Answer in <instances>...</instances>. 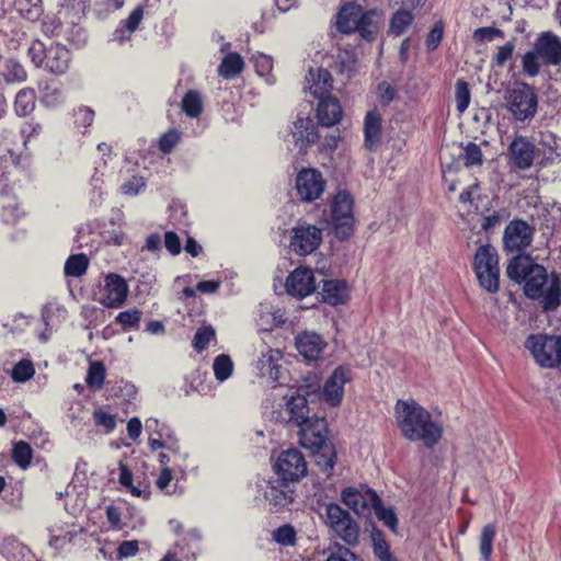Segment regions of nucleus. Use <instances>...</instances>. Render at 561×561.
<instances>
[{
    "instance_id": "a19ab883",
    "label": "nucleus",
    "mask_w": 561,
    "mask_h": 561,
    "mask_svg": "<svg viewBox=\"0 0 561 561\" xmlns=\"http://www.w3.org/2000/svg\"><path fill=\"white\" fill-rule=\"evenodd\" d=\"M460 159L467 168L481 167L483 163V153L480 146L472 141L462 146Z\"/></svg>"
},
{
    "instance_id": "ddd939ff",
    "label": "nucleus",
    "mask_w": 561,
    "mask_h": 561,
    "mask_svg": "<svg viewBox=\"0 0 561 561\" xmlns=\"http://www.w3.org/2000/svg\"><path fill=\"white\" fill-rule=\"evenodd\" d=\"M311 416L308 400L300 393L286 398L285 405L279 411L280 421L290 427L299 428Z\"/></svg>"
},
{
    "instance_id": "4468645a",
    "label": "nucleus",
    "mask_w": 561,
    "mask_h": 561,
    "mask_svg": "<svg viewBox=\"0 0 561 561\" xmlns=\"http://www.w3.org/2000/svg\"><path fill=\"white\" fill-rule=\"evenodd\" d=\"M352 380V370L345 366L336 367L323 385L322 396L331 407L341 404L344 396V386Z\"/></svg>"
},
{
    "instance_id": "a211bd4d",
    "label": "nucleus",
    "mask_w": 561,
    "mask_h": 561,
    "mask_svg": "<svg viewBox=\"0 0 561 561\" xmlns=\"http://www.w3.org/2000/svg\"><path fill=\"white\" fill-rule=\"evenodd\" d=\"M534 48L546 65L561 64V41L551 32L542 33L535 42Z\"/></svg>"
},
{
    "instance_id": "20e7f679",
    "label": "nucleus",
    "mask_w": 561,
    "mask_h": 561,
    "mask_svg": "<svg viewBox=\"0 0 561 561\" xmlns=\"http://www.w3.org/2000/svg\"><path fill=\"white\" fill-rule=\"evenodd\" d=\"M536 364L542 368H557L561 364V336L543 333L530 334L525 341Z\"/></svg>"
},
{
    "instance_id": "6ab92c4d",
    "label": "nucleus",
    "mask_w": 561,
    "mask_h": 561,
    "mask_svg": "<svg viewBox=\"0 0 561 561\" xmlns=\"http://www.w3.org/2000/svg\"><path fill=\"white\" fill-rule=\"evenodd\" d=\"M128 294L126 280L117 274H108L105 277L104 297L102 302L105 307L116 308L124 304Z\"/></svg>"
},
{
    "instance_id": "423d86ee",
    "label": "nucleus",
    "mask_w": 561,
    "mask_h": 561,
    "mask_svg": "<svg viewBox=\"0 0 561 561\" xmlns=\"http://www.w3.org/2000/svg\"><path fill=\"white\" fill-rule=\"evenodd\" d=\"M473 268L482 288L491 294L499 290V259L493 247L482 245L477 250Z\"/></svg>"
},
{
    "instance_id": "c9c22d12",
    "label": "nucleus",
    "mask_w": 561,
    "mask_h": 561,
    "mask_svg": "<svg viewBox=\"0 0 561 561\" xmlns=\"http://www.w3.org/2000/svg\"><path fill=\"white\" fill-rule=\"evenodd\" d=\"M144 18V9L141 5L136 7L130 14L122 22V28H117L114 33V39L118 42L124 41L123 32H135Z\"/></svg>"
},
{
    "instance_id": "052dcab7",
    "label": "nucleus",
    "mask_w": 561,
    "mask_h": 561,
    "mask_svg": "<svg viewBox=\"0 0 561 561\" xmlns=\"http://www.w3.org/2000/svg\"><path fill=\"white\" fill-rule=\"evenodd\" d=\"M180 133L171 129L163 134L159 140V148L163 153H170L180 140Z\"/></svg>"
},
{
    "instance_id": "473e14b6",
    "label": "nucleus",
    "mask_w": 561,
    "mask_h": 561,
    "mask_svg": "<svg viewBox=\"0 0 561 561\" xmlns=\"http://www.w3.org/2000/svg\"><path fill=\"white\" fill-rule=\"evenodd\" d=\"M243 59L237 53L226 55L219 67L218 75L225 79H233L243 70Z\"/></svg>"
},
{
    "instance_id": "bb28decb",
    "label": "nucleus",
    "mask_w": 561,
    "mask_h": 561,
    "mask_svg": "<svg viewBox=\"0 0 561 561\" xmlns=\"http://www.w3.org/2000/svg\"><path fill=\"white\" fill-rule=\"evenodd\" d=\"M306 80L310 93L316 99L329 96L333 89V78L330 71L323 68H318L316 71L310 69Z\"/></svg>"
},
{
    "instance_id": "09e8293b",
    "label": "nucleus",
    "mask_w": 561,
    "mask_h": 561,
    "mask_svg": "<svg viewBox=\"0 0 561 561\" xmlns=\"http://www.w3.org/2000/svg\"><path fill=\"white\" fill-rule=\"evenodd\" d=\"M283 358V354L279 350L268 348L262 353L261 358L257 362V367L262 376H265L268 368L277 365Z\"/></svg>"
},
{
    "instance_id": "9d476101",
    "label": "nucleus",
    "mask_w": 561,
    "mask_h": 561,
    "mask_svg": "<svg viewBox=\"0 0 561 561\" xmlns=\"http://www.w3.org/2000/svg\"><path fill=\"white\" fill-rule=\"evenodd\" d=\"M321 242L322 231L313 225L302 224L291 229L289 248L298 255L311 254L320 247Z\"/></svg>"
},
{
    "instance_id": "9b49d317",
    "label": "nucleus",
    "mask_w": 561,
    "mask_h": 561,
    "mask_svg": "<svg viewBox=\"0 0 561 561\" xmlns=\"http://www.w3.org/2000/svg\"><path fill=\"white\" fill-rule=\"evenodd\" d=\"M276 472L284 481L296 482L307 473V462L304 455L297 449H287L280 453L275 465Z\"/></svg>"
},
{
    "instance_id": "5701e85b",
    "label": "nucleus",
    "mask_w": 561,
    "mask_h": 561,
    "mask_svg": "<svg viewBox=\"0 0 561 561\" xmlns=\"http://www.w3.org/2000/svg\"><path fill=\"white\" fill-rule=\"evenodd\" d=\"M317 107V117L322 126L331 127L342 119V106L336 98L331 95L320 98Z\"/></svg>"
},
{
    "instance_id": "6e6552de",
    "label": "nucleus",
    "mask_w": 561,
    "mask_h": 561,
    "mask_svg": "<svg viewBox=\"0 0 561 561\" xmlns=\"http://www.w3.org/2000/svg\"><path fill=\"white\" fill-rule=\"evenodd\" d=\"M327 186L322 173L314 168L301 169L295 180L297 196L305 203H311L321 197Z\"/></svg>"
},
{
    "instance_id": "79ce46f5",
    "label": "nucleus",
    "mask_w": 561,
    "mask_h": 561,
    "mask_svg": "<svg viewBox=\"0 0 561 561\" xmlns=\"http://www.w3.org/2000/svg\"><path fill=\"white\" fill-rule=\"evenodd\" d=\"M32 458L33 450L28 443L24 440L14 443L12 448V459L19 467L26 469L31 465Z\"/></svg>"
},
{
    "instance_id": "ea45409f",
    "label": "nucleus",
    "mask_w": 561,
    "mask_h": 561,
    "mask_svg": "<svg viewBox=\"0 0 561 561\" xmlns=\"http://www.w3.org/2000/svg\"><path fill=\"white\" fill-rule=\"evenodd\" d=\"M183 112L192 117H198L203 111V102L199 92L190 90L182 100Z\"/></svg>"
},
{
    "instance_id": "1a4fd4ad",
    "label": "nucleus",
    "mask_w": 561,
    "mask_h": 561,
    "mask_svg": "<svg viewBox=\"0 0 561 561\" xmlns=\"http://www.w3.org/2000/svg\"><path fill=\"white\" fill-rule=\"evenodd\" d=\"M507 110L518 121H525L536 114L537 96L530 85L524 83L522 87L510 91Z\"/></svg>"
},
{
    "instance_id": "58836bf2",
    "label": "nucleus",
    "mask_w": 561,
    "mask_h": 561,
    "mask_svg": "<svg viewBox=\"0 0 561 561\" xmlns=\"http://www.w3.org/2000/svg\"><path fill=\"white\" fill-rule=\"evenodd\" d=\"M414 16L410 11L404 9L398 10L390 20V32L396 36H400L412 24Z\"/></svg>"
},
{
    "instance_id": "7c9ffc66",
    "label": "nucleus",
    "mask_w": 561,
    "mask_h": 561,
    "mask_svg": "<svg viewBox=\"0 0 561 561\" xmlns=\"http://www.w3.org/2000/svg\"><path fill=\"white\" fill-rule=\"evenodd\" d=\"M41 102L46 107H57L64 100L61 85L56 81H46L39 84Z\"/></svg>"
},
{
    "instance_id": "338daca9",
    "label": "nucleus",
    "mask_w": 561,
    "mask_h": 561,
    "mask_svg": "<svg viewBox=\"0 0 561 561\" xmlns=\"http://www.w3.org/2000/svg\"><path fill=\"white\" fill-rule=\"evenodd\" d=\"M371 539L374 546V553L378 559L390 553L389 545L387 543L380 531L373 533Z\"/></svg>"
},
{
    "instance_id": "37998d69",
    "label": "nucleus",
    "mask_w": 561,
    "mask_h": 561,
    "mask_svg": "<svg viewBox=\"0 0 561 561\" xmlns=\"http://www.w3.org/2000/svg\"><path fill=\"white\" fill-rule=\"evenodd\" d=\"M18 10L22 16L35 22L43 14L42 0H18Z\"/></svg>"
},
{
    "instance_id": "2f4dec72",
    "label": "nucleus",
    "mask_w": 561,
    "mask_h": 561,
    "mask_svg": "<svg viewBox=\"0 0 561 561\" xmlns=\"http://www.w3.org/2000/svg\"><path fill=\"white\" fill-rule=\"evenodd\" d=\"M36 93L32 88L21 89L14 99V112L18 116H28L35 110Z\"/></svg>"
},
{
    "instance_id": "f03ea898",
    "label": "nucleus",
    "mask_w": 561,
    "mask_h": 561,
    "mask_svg": "<svg viewBox=\"0 0 561 561\" xmlns=\"http://www.w3.org/2000/svg\"><path fill=\"white\" fill-rule=\"evenodd\" d=\"M396 419L402 435L411 440H421L427 448H433L443 436V427L433 421L431 413L415 400H398Z\"/></svg>"
},
{
    "instance_id": "7ed1b4c3",
    "label": "nucleus",
    "mask_w": 561,
    "mask_h": 561,
    "mask_svg": "<svg viewBox=\"0 0 561 561\" xmlns=\"http://www.w3.org/2000/svg\"><path fill=\"white\" fill-rule=\"evenodd\" d=\"M300 444L311 450L316 465L327 474H331L336 460V451L328 437V423L324 417L312 415L298 431Z\"/></svg>"
},
{
    "instance_id": "de8ad7c7",
    "label": "nucleus",
    "mask_w": 561,
    "mask_h": 561,
    "mask_svg": "<svg viewBox=\"0 0 561 561\" xmlns=\"http://www.w3.org/2000/svg\"><path fill=\"white\" fill-rule=\"evenodd\" d=\"M35 374L34 365L28 359H22L14 365L11 371V377L14 381L25 382L30 380Z\"/></svg>"
},
{
    "instance_id": "49530a36",
    "label": "nucleus",
    "mask_w": 561,
    "mask_h": 561,
    "mask_svg": "<svg viewBox=\"0 0 561 561\" xmlns=\"http://www.w3.org/2000/svg\"><path fill=\"white\" fill-rule=\"evenodd\" d=\"M215 335L216 333L213 327L208 325L199 328L194 334L192 341L193 348L198 353L203 352L207 348L210 341L215 339Z\"/></svg>"
},
{
    "instance_id": "e433bc0d",
    "label": "nucleus",
    "mask_w": 561,
    "mask_h": 561,
    "mask_svg": "<svg viewBox=\"0 0 561 561\" xmlns=\"http://www.w3.org/2000/svg\"><path fill=\"white\" fill-rule=\"evenodd\" d=\"M496 535V529L493 524H486L483 526L481 536L479 550L483 561H490L492 551H493V540Z\"/></svg>"
},
{
    "instance_id": "bf43d9fd",
    "label": "nucleus",
    "mask_w": 561,
    "mask_h": 561,
    "mask_svg": "<svg viewBox=\"0 0 561 561\" xmlns=\"http://www.w3.org/2000/svg\"><path fill=\"white\" fill-rule=\"evenodd\" d=\"M472 37L476 42H492L495 38H503L504 32L497 27L483 26L477 28Z\"/></svg>"
},
{
    "instance_id": "603ef678",
    "label": "nucleus",
    "mask_w": 561,
    "mask_h": 561,
    "mask_svg": "<svg viewBox=\"0 0 561 561\" xmlns=\"http://www.w3.org/2000/svg\"><path fill=\"white\" fill-rule=\"evenodd\" d=\"M456 107L459 113H463L470 104L469 84L465 80L456 82Z\"/></svg>"
},
{
    "instance_id": "f8f14e48",
    "label": "nucleus",
    "mask_w": 561,
    "mask_h": 561,
    "mask_svg": "<svg viewBox=\"0 0 561 561\" xmlns=\"http://www.w3.org/2000/svg\"><path fill=\"white\" fill-rule=\"evenodd\" d=\"M531 241L533 229L526 221L516 219L506 226L503 236L506 251L520 255L530 245Z\"/></svg>"
},
{
    "instance_id": "412c9836",
    "label": "nucleus",
    "mask_w": 561,
    "mask_h": 561,
    "mask_svg": "<svg viewBox=\"0 0 561 561\" xmlns=\"http://www.w3.org/2000/svg\"><path fill=\"white\" fill-rule=\"evenodd\" d=\"M70 50L59 44L55 43L48 47L45 69L54 75H64L68 71L71 64Z\"/></svg>"
},
{
    "instance_id": "39448f33",
    "label": "nucleus",
    "mask_w": 561,
    "mask_h": 561,
    "mask_svg": "<svg viewBox=\"0 0 561 561\" xmlns=\"http://www.w3.org/2000/svg\"><path fill=\"white\" fill-rule=\"evenodd\" d=\"M353 197L346 191H339L331 201L328 224L333 227L340 240L347 239L353 231Z\"/></svg>"
},
{
    "instance_id": "c03bdc74",
    "label": "nucleus",
    "mask_w": 561,
    "mask_h": 561,
    "mask_svg": "<svg viewBox=\"0 0 561 561\" xmlns=\"http://www.w3.org/2000/svg\"><path fill=\"white\" fill-rule=\"evenodd\" d=\"M105 379V366L102 362H92L89 366L85 382L90 388L101 389Z\"/></svg>"
},
{
    "instance_id": "4d7b16f0",
    "label": "nucleus",
    "mask_w": 561,
    "mask_h": 561,
    "mask_svg": "<svg viewBox=\"0 0 561 561\" xmlns=\"http://www.w3.org/2000/svg\"><path fill=\"white\" fill-rule=\"evenodd\" d=\"M356 58L353 53L344 51L337 56V71L350 78L355 70Z\"/></svg>"
},
{
    "instance_id": "f257e3e1",
    "label": "nucleus",
    "mask_w": 561,
    "mask_h": 561,
    "mask_svg": "<svg viewBox=\"0 0 561 561\" xmlns=\"http://www.w3.org/2000/svg\"><path fill=\"white\" fill-rule=\"evenodd\" d=\"M511 280L524 283V294L533 300H538L543 311H554L561 306V277L552 273L549 277L547 270L535 263L528 255H515L506 267Z\"/></svg>"
},
{
    "instance_id": "f704fd0d",
    "label": "nucleus",
    "mask_w": 561,
    "mask_h": 561,
    "mask_svg": "<svg viewBox=\"0 0 561 561\" xmlns=\"http://www.w3.org/2000/svg\"><path fill=\"white\" fill-rule=\"evenodd\" d=\"M369 500L378 519L383 522L391 530H396L398 518L393 510L383 507L381 500L375 492L369 493Z\"/></svg>"
},
{
    "instance_id": "72a5a7b5",
    "label": "nucleus",
    "mask_w": 561,
    "mask_h": 561,
    "mask_svg": "<svg viewBox=\"0 0 561 561\" xmlns=\"http://www.w3.org/2000/svg\"><path fill=\"white\" fill-rule=\"evenodd\" d=\"M342 501L358 515H364L369 510L366 497L355 488L344 489Z\"/></svg>"
},
{
    "instance_id": "b1692460",
    "label": "nucleus",
    "mask_w": 561,
    "mask_h": 561,
    "mask_svg": "<svg viewBox=\"0 0 561 561\" xmlns=\"http://www.w3.org/2000/svg\"><path fill=\"white\" fill-rule=\"evenodd\" d=\"M383 22V14L377 9L364 11L356 33L366 42H374Z\"/></svg>"
},
{
    "instance_id": "c756f323",
    "label": "nucleus",
    "mask_w": 561,
    "mask_h": 561,
    "mask_svg": "<svg viewBox=\"0 0 561 561\" xmlns=\"http://www.w3.org/2000/svg\"><path fill=\"white\" fill-rule=\"evenodd\" d=\"M7 84H20L27 80L24 65L15 57L5 58L1 65L0 80Z\"/></svg>"
},
{
    "instance_id": "4c0bfd02",
    "label": "nucleus",
    "mask_w": 561,
    "mask_h": 561,
    "mask_svg": "<svg viewBox=\"0 0 561 561\" xmlns=\"http://www.w3.org/2000/svg\"><path fill=\"white\" fill-rule=\"evenodd\" d=\"M89 266V260L85 254H73L68 257L65 263V274L67 276L80 277Z\"/></svg>"
},
{
    "instance_id": "5fc2aeb1",
    "label": "nucleus",
    "mask_w": 561,
    "mask_h": 561,
    "mask_svg": "<svg viewBox=\"0 0 561 561\" xmlns=\"http://www.w3.org/2000/svg\"><path fill=\"white\" fill-rule=\"evenodd\" d=\"M273 539L283 546H293L296 542V530L289 525H283L273 531Z\"/></svg>"
},
{
    "instance_id": "0e129e2a",
    "label": "nucleus",
    "mask_w": 561,
    "mask_h": 561,
    "mask_svg": "<svg viewBox=\"0 0 561 561\" xmlns=\"http://www.w3.org/2000/svg\"><path fill=\"white\" fill-rule=\"evenodd\" d=\"M93 416L96 425L104 427L107 433H111L116 426L115 416L103 410L95 411Z\"/></svg>"
},
{
    "instance_id": "c85d7f7f",
    "label": "nucleus",
    "mask_w": 561,
    "mask_h": 561,
    "mask_svg": "<svg viewBox=\"0 0 561 561\" xmlns=\"http://www.w3.org/2000/svg\"><path fill=\"white\" fill-rule=\"evenodd\" d=\"M365 147L374 151L381 138V116L374 110L369 111L364 121Z\"/></svg>"
},
{
    "instance_id": "a18cd8bd",
    "label": "nucleus",
    "mask_w": 561,
    "mask_h": 561,
    "mask_svg": "<svg viewBox=\"0 0 561 561\" xmlns=\"http://www.w3.org/2000/svg\"><path fill=\"white\" fill-rule=\"evenodd\" d=\"M213 369L216 379L219 381H225L232 374L233 363L228 355L220 354L215 358Z\"/></svg>"
},
{
    "instance_id": "a878e982",
    "label": "nucleus",
    "mask_w": 561,
    "mask_h": 561,
    "mask_svg": "<svg viewBox=\"0 0 561 561\" xmlns=\"http://www.w3.org/2000/svg\"><path fill=\"white\" fill-rule=\"evenodd\" d=\"M291 134L299 150L307 149L318 139L314 123L309 117H298L294 123Z\"/></svg>"
},
{
    "instance_id": "f3484780",
    "label": "nucleus",
    "mask_w": 561,
    "mask_h": 561,
    "mask_svg": "<svg viewBox=\"0 0 561 561\" xmlns=\"http://www.w3.org/2000/svg\"><path fill=\"white\" fill-rule=\"evenodd\" d=\"M289 482L280 479L267 483L264 496L276 511L287 507L295 501L296 493Z\"/></svg>"
},
{
    "instance_id": "0eeeda50",
    "label": "nucleus",
    "mask_w": 561,
    "mask_h": 561,
    "mask_svg": "<svg viewBox=\"0 0 561 561\" xmlns=\"http://www.w3.org/2000/svg\"><path fill=\"white\" fill-rule=\"evenodd\" d=\"M325 524L347 546H356L359 539V526L339 504L329 503L324 506Z\"/></svg>"
},
{
    "instance_id": "cd10ccee",
    "label": "nucleus",
    "mask_w": 561,
    "mask_h": 561,
    "mask_svg": "<svg viewBox=\"0 0 561 561\" xmlns=\"http://www.w3.org/2000/svg\"><path fill=\"white\" fill-rule=\"evenodd\" d=\"M322 301L330 306L345 304L348 298V286L343 279H328L323 282L320 293Z\"/></svg>"
},
{
    "instance_id": "6e6d98bb",
    "label": "nucleus",
    "mask_w": 561,
    "mask_h": 561,
    "mask_svg": "<svg viewBox=\"0 0 561 561\" xmlns=\"http://www.w3.org/2000/svg\"><path fill=\"white\" fill-rule=\"evenodd\" d=\"M443 35L444 23L443 21H437L426 36L425 44L428 51H434L435 49L438 48V46L442 43Z\"/></svg>"
},
{
    "instance_id": "13d9d810",
    "label": "nucleus",
    "mask_w": 561,
    "mask_h": 561,
    "mask_svg": "<svg viewBox=\"0 0 561 561\" xmlns=\"http://www.w3.org/2000/svg\"><path fill=\"white\" fill-rule=\"evenodd\" d=\"M515 47V41H510L499 47L497 53L492 59V65L495 67H503L513 57Z\"/></svg>"
},
{
    "instance_id": "4be33fe9",
    "label": "nucleus",
    "mask_w": 561,
    "mask_h": 561,
    "mask_svg": "<svg viewBox=\"0 0 561 561\" xmlns=\"http://www.w3.org/2000/svg\"><path fill=\"white\" fill-rule=\"evenodd\" d=\"M362 5L354 2H346L336 15V28L343 34L356 33L358 22L364 13Z\"/></svg>"
},
{
    "instance_id": "774afa93",
    "label": "nucleus",
    "mask_w": 561,
    "mask_h": 561,
    "mask_svg": "<svg viewBox=\"0 0 561 561\" xmlns=\"http://www.w3.org/2000/svg\"><path fill=\"white\" fill-rule=\"evenodd\" d=\"M138 541L137 540H126L123 541L117 548V559L122 560L125 558L134 557L138 552Z\"/></svg>"
},
{
    "instance_id": "dca6fc26",
    "label": "nucleus",
    "mask_w": 561,
    "mask_h": 561,
    "mask_svg": "<svg viewBox=\"0 0 561 561\" xmlns=\"http://www.w3.org/2000/svg\"><path fill=\"white\" fill-rule=\"evenodd\" d=\"M536 147L526 137L517 136L508 146V156L515 168L527 170L533 165Z\"/></svg>"
},
{
    "instance_id": "aec40b11",
    "label": "nucleus",
    "mask_w": 561,
    "mask_h": 561,
    "mask_svg": "<svg viewBox=\"0 0 561 561\" xmlns=\"http://www.w3.org/2000/svg\"><path fill=\"white\" fill-rule=\"evenodd\" d=\"M325 346L323 337L314 332H304L296 337V348L307 360H318Z\"/></svg>"
},
{
    "instance_id": "2eb2a0df",
    "label": "nucleus",
    "mask_w": 561,
    "mask_h": 561,
    "mask_svg": "<svg viewBox=\"0 0 561 561\" xmlns=\"http://www.w3.org/2000/svg\"><path fill=\"white\" fill-rule=\"evenodd\" d=\"M285 286L290 296L299 299L311 295L316 290L312 270L305 266L297 267L288 275Z\"/></svg>"
},
{
    "instance_id": "3c124183",
    "label": "nucleus",
    "mask_w": 561,
    "mask_h": 561,
    "mask_svg": "<svg viewBox=\"0 0 561 561\" xmlns=\"http://www.w3.org/2000/svg\"><path fill=\"white\" fill-rule=\"evenodd\" d=\"M48 47L41 41H33L27 49V56L35 67H45Z\"/></svg>"
},
{
    "instance_id": "393cba45",
    "label": "nucleus",
    "mask_w": 561,
    "mask_h": 561,
    "mask_svg": "<svg viewBox=\"0 0 561 561\" xmlns=\"http://www.w3.org/2000/svg\"><path fill=\"white\" fill-rule=\"evenodd\" d=\"M146 430L150 432L148 445L151 450L173 448L172 445L175 444V439H173V435L169 433V428L164 424H160L156 419H149L146 421Z\"/></svg>"
},
{
    "instance_id": "864d4df0",
    "label": "nucleus",
    "mask_w": 561,
    "mask_h": 561,
    "mask_svg": "<svg viewBox=\"0 0 561 561\" xmlns=\"http://www.w3.org/2000/svg\"><path fill=\"white\" fill-rule=\"evenodd\" d=\"M539 58L540 56L535 48L534 50L525 53V55L522 58V67L525 75L529 77H535L539 73Z\"/></svg>"
},
{
    "instance_id": "8fccbe9b",
    "label": "nucleus",
    "mask_w": 561,
    "mask_h": 561,
    "mask_svg": "<svg viewBox=\"0 0 561 561\" xmlns=\"http://www.w3.org/2000/svg\"><path fill=\"white\" fill-rule=\"evenodd\" d=\"M142 312L139 309H129L122 311L116 317V322L122 324L125 331L137 329L140 322Z\"/></svg>"
},
{
    "instance_id": "680f3d73",
    "label": "nucleus",
    "mask_w": 561,
    "mask_h": 561,
    "mask_svg": "<svg viewBox=\"0 0 561 561\" xmlns=\"http://www.w3.org/2000/svg\"><path fill=\"white\" fill-rule=\"evenodd\" d=\"M75 124L78 127L87 128L89 127L94 119V111L88 106H81L77 111H75Z\"/></svg>"
},
{
    "instance_id": "69168bd1",
    "label": "nucleus",
    "mask_w": 561,
    "mask_h": 561,
    "mask_svg": "<svg viewBox=\"0 0 561 561\" xmlns=\"http://www.w3.org/2000/svg\"><path fill=\"white\" fill-rule=\"evenodd\" d=\"M255 71L260 76H266L271 72L273 68V60L270 56L260 54L253 57Z\"/></svg>"
},
{
    "instance_id": "e2e57ef3",
    "label": "nucleus",
    "mask_w": 561,
    "mask_h": 561,
    "mask_svg": "<svg viewBox=\"0 0 561 561\" xmlns=\"http://www.w3.org/2000/svg\"><path fill=\"white\" fill-rule=\"evenodd\" d=\"M145 186L146 182L144 178L134 175L122 184L121 190L124 194L134 196L137 195Z\"/></svg>"
}]
</instances>
